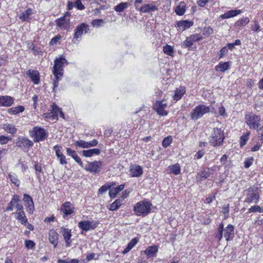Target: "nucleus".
<instances>
[{
  "label": "nucleus",
  "instance_id": "f257e3e1",
  "mask_svg": "<svg viewBox=\"0 0 263 263\" xmlns=\"http://www.w3.org/2000/svg\"><path fill=\"white\" fill-rule=\"evenodd\" d=\"M234 234V227L232 224H229L226 228L224 225L221 223L215 234V239L220 241L222 238L223 235L227 241L231 240Z\"/></svg>",
  "mask_w": 263,
  "mask_h": 263
},
{
  "label": "nucleus",
  "instance_id": "f03ea898",
  "mask_svg": "<svg viewBox=\"0 0 263 263\" xmlns=\"http://www.w3.org/2000/svg\"><path fill=\"white\" fill-rule=\"evenodd\" d=\"M54 65L53 67V73L55 77V80L53 81V89L58 86V81L60 80L59 77L63 76V65L66 63L67 64L66 60L61 55L59 58H57L54 61Z\"/></svg>",
  "mask_w": 263,
  "mask_h": 263
},
{
  "label": "nucleus",
  "instance_id": "7ed1b4c3",
  "mask_svg": "<svg viewBox=\"0 0 263 263\" xmlns=\"http://www.w3.org/2000/svg\"><path fill=\"white\" fill-rule=\"evenodd\" d=\"M152 203L146 200L139 201L134 207L135 214L138 216H145L148 215L152 209Z\"/></svg>",
  "mask_w": 263,
  "mask_h": 263
},
{
  "label": "nucleus",
  "instance_id": "20e7f679",
  "mask_svg": "<svg viewBox=\"0 0 263 263\" xmlns=\"http://www.w3.org/2000/svg\"><path fill=\"white\" fill-rule=\"evenodd\" d=\"M224 135L223 130L221 128H214L209 138V142L213 146L217 147L222 145Z\"/></svg>",
  "mask_w": 263,
  "mask_h": 263
},
{
  "label": "nucleus",
  "instance_id": "39448f33",
  "mask_svg": "<svg viewBox=\"0 0 263 263\" xmlns=\"http://www.w3.org/2000/svg\"><path fill=\"white\" fill-rule=\"evenodd\" d=\"M244 195L246 196L245 202L248 203H257L259 200V190L257 187L252 186L244 191Z\"/></svg>",
  "mask_w": 263,
  "mask_h": 263
},
{
  "label": "nucleus",
  "instance_id": "423d86ee",
  "mask_svg": "<svg viewBox=\"0 0 263 263\" xmlns=\"http://www.w3.org/2000/svg\"><path fill=\"white\" fill-rule=\"evenodd\" d=\"M210 111L209 106L200 104L195 107L190 112L191 118L193 120H197L202 118L205 114Z\"/></svg>",
  "mask_w": 263,
  "mask_h": 263
},
{
  "label": "nucleus",
  "instance_id": "0eeeda50",
  "mask_svg": "<svg viewBox=\"0 0 263 263\" xmlns=\"http://www.w3.org/2000/svg\"><path fill=\"white\" fill-rule=\"evenodd\" d=\"M245 120L247 125L250 128L256 129L260 124V117L253 113H250L245 115Z\"/></svg>",
  "mask_w": 263,
  "mask_h": 263
},
{
  "label": "nucleus",
  "instance_id": "6e6552de",
  "mask_svg": "<svg viewBox=\"0 0 263 263\" xmlns=\"http://www.w3.org/2000/svg\"><path fill=\"white\" fill-rule=\"evenodd\" d=\"M29 133L30 136L34 137L33 140L35 142L44 141L47 137V133L44 128L40 127H34Z\"/></svg>",
  "mask_w": 263,
  "mask_h": 263
},
{
  "label": "nucleus",
  "instance_id": "1a4fd4ad",
  "mask_svg": "<svg viewBox=\"0 0 263 263\" xmlns=\"http://www.w3.org/2000/svg\"><path fill=\"white\" fill-rule=\"evenodd\" d=\"M60 210L63 213V217L65 218L73 213L75 208L70 202L66 201L61 205Z\"/></svg>",
  "mask_w": 263,
  "mask_h": 263
},
{
  "label": "nucleus",
  "instance_id": "9d476101",
  "mask_svg": "<svg viewBox=\"0 0 263 263\" xmlns=\"http://www.w3.org/2000/svg\"><path fill=\"white\" fill-rule=\"evenodd\" d=\"M101 166L102 162L101 161H95L92 162H88V164L85 167V169L87 171L97 173L100 171Z\"/></svg>",
  "mask_w": 263,
  "mask_h": 263
},
{
  "label": "nucleus",
  "instance_id": "9b49d317",
  "mask_svg": "<svg viewBox=\"0 0 263 263\" xmlns=\"http://www.w3.org/2000/svg\"><path fill=\"white\" fill-rule=\"evenodd\" d=\"M167 106L166 103H163V101H157L154 106V109L155 111L161 116H166L167 112L165 110Z\"/></svg>",
  "mask_w": 263,
  "mask_h": 263
},
{
  "label": "nucleus",
  "instance_id": "f8f14e48",
  "mask_svg": "<svg viewBox=\"0 0 263 263\" xmlns=\"http://www.w3.org/2000/svg\"><path fill=\"white\" fill-rule=\"evenodd\" d=\"M55 23L61 29L69 30L70 28L69 18H67V15H66L56 20Z\"/></svg>",
  "mask_w": 263,
  "mask_h": 263
},
{
  "label": "nucleus",
  "instance_id": "ddd939ff",
  "mask_svg": "<svg viewBox=\"0 0 263 263\" xmlns=\"http://www.w3.org/2000/svg\"><path fill=\"white\" fill-rule=\"evenodd\" d=\"M88 26L84 23H83L77 27V28L74 30V34L73 39V42L74 43L75 42H74V40H77L81 37L84 31L85 32V33L87 32L88 30Z\"/></svg>",
  "mask_w": 263,
  "mask_h": 263
},
{
  "label": "nucleus",
  "instance_id": "4468645a",
  "mask_svg": "<svg viewBox=\"0 0 263 263\" xmlns=\"http://www.w3.org/2000/svg\"><path fill=\"white\" fill-rule=\"evenodd\" d=\"M23 201L25 202V205L28 209V212L31 214L34 209V203L32 198L28 194L24 195Z\"/></svg>",
  "mask_w": 263,
  "mask_h": 263
},
{
  "label": "nucleus",
  "instance_id": "2eb2a0df",
  "mask_svg": "<svg viewBox=\"0 0 263 263\" xmlns=\"http://www.w3.org/2000/svg\"><path fill=\"white\" fill-rule=\"evenodd\" d=\"M79 227L84 231L93 230L97 227L96 223H92L90 221H81L78 223Z\"/></svg>",
  "mask_w": 263,
  "mask_h": 263
},
{
  "label": "nucleus",
  "instance_id": "dca6fc26",
  "mask_svg": "<svg viewBox=\"0 0 263 263\" xmlns=\"http://www.w3.org/2000/svg\"><path fill=\"white\" fill-rule=\"evenodd\" d=\"M130 175L132 177H139L143 174V169L139 165H132L129 167Z\"/></svg>",
  "mask_w": 263,
  "mask_h": 263
},
{
  "label": "nucleus",
  "instance_id": "f3484780",
  "mask_svg": "<svg viewBox=\"0 0 263 263\" xmlns=\"http://www.w3.org/2000/svg\"><path fill=\"white\" fill-rule=\"evenodd\" d=\"M61 108H59L57 105L53 104L52 105V110L50 112L46 113L44 114L45 118H52V119H58V113L60 110H61Z\"/></svg>",
  "mask_w": 263,
  "mask_h": 263
},
{
  "label": "nucleus",
  "instance_id": "a211bd4d",
  "mask_svg": "<svg viewBox=\"0 0 263 263\" xmlns=\"http://www.w3.org/2000/svg\"><path fill=\"white\" fill-rule=\"evenodd\" d=\"M33 142L29 139L24 137H19L17 142V146L19 147H29L33 146Z\"/></svg>",
  "mask_w": 263,
  "mask_h": 263
},
{
  "label": "nucleus",
  "instance_id": "6ab92c4d",
  "mask_svg": "<svg viewBox=\"0 0 263 263\" xmlns=\"http://www.w3.org/2000/svg\"><path fill=\"white\" fill-rule=\"evenodd\" d=\"M61 233L64 237L67 247H69L71 243L70 238L71 237V230L66 227L61 228Z\"/></svg>",
  "mask_w": 263,
  "mask_h": 263
},
{
  "label": "nucleus",
  "instance_id": "aec40b11",
  "mask_svg": "<svg viewBox=\"0 0 263 263\" xmlns=\"http://www.w3.org/2000/svg\"><path fill=\"white\" fill-rule=\"evenodd\" d=\"M14 102L12 97L9 96L0 97V106L9 107L11 106Z\"/></svg>",
  "mask_w": 263,
  "mask_h": 263
},
{
  "label": "nucleus",
  "instance_id": "412c9836",
  "mask_svg": "<svg viewBox=\"0 0 263 263\" xmlns=\"http://www.w3.org/2000/svg\"><path fill=\"white\" fill-rule=\"evenodd\" d=\"M213 173V170L210 168H205L202 171L199 172L196 179L197 180H201L202 178H206Z\"/></svg>",
  "mask_w": 263,
  "mask_h": 263
},
{
  "label": "nucleus",
  "instance_id": "4be33fe9",
  "mask_svg": "<svg viewBox=\"0 0 263 263\" xmlns=\"http://www.w3.org/2000/svg\"><path fill=\"white\" fill-rule=\"evenodd\" d=\"M193 25V23L192 21L185 20L177 22L176 26L178 28L179 30L184 31L185 29L189 28Z\"/></svg>",
  "mask_w": 263,
  "mask_h": 263
},
{
  "label": "nucleus",
  "instance_id": "5701e85b",
  "mask_svg": "<svg viewBox=\"0 0 263 263\" xmlns=\"http://www.w3.org/2000/svg\"><path fill=\"white\" fill-rule=\"evenodd\" d=\"M18 202H20L19 196L17 195H13L11 201L8 204V205L6 207V211H12L13 210V208H15L16 205H17Z\"/></svg>",
  "mask_w": 263,
  "mask_h": 263
},
{
  "label": "nucleus",
  "instance_id": "b1692460",
  "mask_svg": "<svg viewBox=\"0 0 263 263\" xmlns=\"http://www.w3.org/2000/svg\"><path fill=\"white\" fill-rule=\"evenodd\" d=\"M27 75L29 77L34 84H37L40 81L39 72L37 71L29 70L27 72Z\"/></svg>",
  "mask_w": 263,
  "mask_h": 263
},
{
  "label": "nucleus",
  "instance_id": "393cba45",
  "mask_svg": "<svg viewBox=\"0 0 263 263\" xmlns=\"http://www.w3.org/2000/svg\"><path fill=\"white\" fill-rule=\"evenodd\" d=\"M49 240L55 248L58 243V234L54 230H51L49 232Z\"/></svg>",
  "mask_w": 263,
  "mask_h": 263
},
{
  "label": "nucleus",
  "instance_id": "a878e982",
  "mask_svg": "<svg viewBox=\"0 0 263 263\" xmlns=\"http://www.w3.org/2000/svg\"><path fill=\"white\" fill-rule=\"evenodd\" d=\"M125 187L124 184H121L116 187H111L109 191V196L111 198H114L116 197L117 195L121 191H122Z\"/></svg>",
  "mask_w": 263,
  "mask_h": 263
},
{
  "label": "nucleus",
  "instance_id": "bb28decb",
  "mask_svg": "<svg viewBox=\"0 0 263 263\" xmlns=\"http://www.w3.org/2000/svg\"><path fill=\"white\" fill-rule=\"evenodd\" d=\"M241 13L240 10H229L224 14L220 15V17L222 19L229 18L230 17H234Z\"/></svg>",
  "mask_w": 263,
  "mask_h": 263
},
{
  "label": "nucleus",
  "instance_id": "cd10ccee",
  "mask_svg": "<svg viewBox=\"0 0 263 263\" xmlns=\"http://www.w3.org/2000/svg\"><path fill=\"white\" fill-rule=\"evenodd\" d=\"M16 219H17L22 224H25L27 223L28 220L25 215L24 211L16 212L14 213Z\"/></svg>",
  "mask_w": 263,
  "mask_h": 263
},
{
  "label": "nucleus",
  "instance_id": "c85d7f7f",
  "mask_svg": "<svg viewBox=\"0 0 263 263\" xmlns=\"http://www.w3.org/2000/svg\"><path fill=\"white\" fill-rule=\"evenodd\" d=\"M32 9L29 8L20 14L19 18L23 21H28L30 20V15L32 14Z\"/></svg>",
  "mask_w": 263,
  "mask_h": 263
},
{
  "label": "nucleus",
  "instance_id": "c756f323",
  "mask_svg": "<svg viewBox=\"0 0 263 263\" xmlns=\"http://www.w3.org/2000/svg\"><path fill=\"white\" fill-rule=\"evenodd\" d=\"M185 92V87L181 86L179 88H177L175 90V94L173 96L174 100L176 101L179 100Z\"/></svg>",
  "mask_w": 263,
  "mask_h": 263
},
{
  "label": "nucleus",
  "instance_id": "7c9ffc66",
  "mask_svg": "<svg viewBox=\"0 0 263 263\" xmlns=\"http://www.w3.org/2000/svg\"><path fill=\"white\" fill-rule=\"evenodd\" d=\"M158 10L157 7L153 5L145 4L142 6L140 9V11L142 13L150 12L151 11H155Z\"/></svg>",
  "mask_w": 263,
  "mask_h": 263
},
{
  "label": "nucleus",
  "instance_id": "2f4dec72",
  "mask_svg": "<svg viewBox=\"0 0 263 263\" xmlns=\"http://www.w3.org/2000/svg\"><path fill=\"white\" fill-rule=\"evenodd\" d=\"M84 156L86 157H90L93 155H98L100 154V150L98 148H93L88 150H84L82 151Z\"/></svg>",
  "mask_w": 263,
  "mask_h": 263
},
{
  "label": "nucleus",
  "instance_id": "473e14b6",
  "mask_svg": "<svg viewBox=\"0 0 263 263\" xmlns=\"http://www.w3.org/2000/svg\"><path fill=\"white\" fill-rule=\"evenodd\" d=\"M2 128L5 132L11 134H14L17 131V129L14 125L9 123L4 124Z\"/></svg>",
  "mask_w": 263,
  "mask_h": 263
},
{
  "label": "nucleus",
  "instance_id": "72a5a7b5",
  "mask_svg": "<svg viewBox=\"0 0 263 263\" xmlns=\"http://www.w3.org/2000/svg\"><path fill=\"white\" fill-rule=\"evenodd\" d=\"M138 238H134L132 239L130 242L128 243L126 248L123 251V254H125L128 253L130 250H131L138 243Z\"/></svg>",
  "mask_w": 263,
  "mask_h": 263
},
{
  "label": "nucleus",
  "instance_id": "f704fd0d",
  "mask_svg": "<svg viewBox=\"0 0 263 263\" xmlns=\"http://www.w3.org/2000/svg\"><path fill=\"white\" fill-rule=\"evenodd\" d=\"M123 201L120 199H116L113 203L110 204L109 210L115 211L118 210L122 204Z\"/></svg>",
  "mask_w": 263,
  "mask_h": 263
},
{
  "label": "nucleus",
  "instance_id": "c9c22d12",
  "mask_svg": "<svg viewBox=\"0 0 263 263\" xmlns=\"http://www.w3.org/2000/svg\"><path fill=\"white\" fill-rule=\"evenodd\" d=\"M116 185V182H112L108 183L102 186L99 190V194L102 195L104 193L106 192L108 190L110 189Z\"/></svg>",
  "mask_w": 263,
  "mask_h": 263
},
{
  "label": "nucleus",
  "instance_id": "e433bc0d",
  "mask_svg": "<svg viewBox=\"0 0 263 263\" xmlns=\"http://www.w3.org/2000/svg\"><path fill=\"white\" fill-rule=\"evenodd\" d=\"M25 108L23 106H18L17 107H14L10 108H9L8 110V112L11 115H16L20 112H22L24 111Z\"/></svg>",
  "mask_w": 263,
  "mask_h": 263
},
{
  "label": "nucleus",
  "instance_id": "4c0bfd02",
  "mask_svg": "<svg viewBox=\"0 0 263 263\" xmlns=\"http://www.w3.org/2000/svg\"><path fill=\"white\" fill-rule=\"evenodd\" d=\"M168 169L172 174L175 175H177L180 173V166L178 163L169 166Z\"/></svg>",
  "mask_w": 263,
  "mask_h": 263
},
{
  "label": "nucleus",
  "instance_id": "58836bf2",
  "mask_svg": "<svg viewBox=\"0 0 263 263\" xmlns=\"http://www.w3.org/2000/svg\"><path fill=\"white\" fill-rule=\"evenodd\" d=\"M157 252L158 247L156 246H149L144 251L147 256L155 255Z\"/></svg>",
  "mask_w": 263,
  "mask_h": 263
},
{
  "label": "nucleus",
  "instance_id": "ea45409f",
  "mask_svg": "<svg viewBox=\"0 0 263 263\" xmlns=\"http://www.w3.org/2000/svg\"><path fill=\"white\" fill-rule=\"evenodd\" d=\"M229 63L224 62L222 63L220 62L219 64L216 67V69L217 71H219L221 72H225L229 68Z\"/></svg>",
  "mask_w": 263,
  "mask_h": 263
},
{
  "label": "nucleus",
  "instance_id": "a19ab883",
  "mask_svg": "<svg viewBox=\"0 0 263 263\" xmlns=\"http://www.w3.org/2000/svg\"><path fill=\"white\" fill-rule=\"evenodd\" d=\"M250 133L249 132H247L245 134L242 135L240 138V147L246 145L247 141L249 139Z\"/></svg>",
  "mask_w": 263,
  "mask_h": 263
},
{
  "label": "nucleus",
  "instance_id": "79ce46f5",
  "mask_svg": "<svg viewBox=\"0 0 263 263\" xmlns=\"http://www.w3.org/2000/svg\"><path fill=\"white\" fill-rule=\"evenodd\" d=\"M128 7V4L127 3H121L118 5L116 6L114 9L118 12H121L126 9Z\"/></svg>",
  "mask_w": 263,
  "mask_h": 263
},
{
  "label": "nucleus",
  "instance_id": "37998d69",
  "mask_svg": "<svg viewBox=\"0 0 263 263\" xmlns=\"http://www.w3.org/2000/svg\"><path fill=\"white\" fill-rule=\"evenodd\" d=\"M163 51L165 54H167V55L173 56L174 53V48L173 46L166 45V46L163 47Z\"/></svg>",
  "mask_w": 263,
  "mask_h": 263
},
{
  "label": "nucleus",
  "instance_id": "c03bdc74",
  "mask_svg": "<svg viewBox=\"0 0 263 263\" xmlns=\"http://www.w3.org/2000/svg\"><path fill=\"white\" fill-rule=\"evenodd\" d=\"M74 145L82 148H87L89 147L88 142H86L82 140L77 141L75 142Z\"/></svg>",
  "mask_w": 263,
  "mask_h": 263
},
{
  "label": "nucleus",
  "instance_id": "a18cd8bd",
  "mask_svg": "<svg viewBox=\"0 0 263 263\" xmlns=\"http://www.w3.org/2000/svg\"><path fill=\"white\" fill-rule=\"evenodd\" d=\"M9 178L16 186H18L20 183V180L18 179L17 177L15 174H10L8 176Z\"/></svg>",
  "mask_w": 263,
  "mask_h": 263
},
{
  "label": "nucleus",
  "instance_id": "49530a36",
  "mask_svg": "<svg viewBox=\"0 0 263 263\" xmlns=\"http://www.w3.org/2000/svg\"><path fill=\"white\" fill-rule=\"evenodd\" d=\"M249 21V18L248 17H246L237 21L236 25L238 27L244 26L248 24Z\"/></svg>",
  "mask_w": 263,
  "mask_h": 263
},
{
  "label": "nucleus",
  "instance_id": "de8ad7c7",
  "mask_svg": "<svg viewBox=\"0 0 263 263\" xmlns=\"http://www.w3.org/2000/svg\"><path fill=\"white\" fill-rule=\"evenodd\" d=\"M249 213H253V212H259L262 213L263 212V209L258 205H254L251 206L248 210Z\"/></svg>",
  "mask_w": 263,
  "mask_h": 263
},
{
  "label": "nucleus",
  "instance_id": "09e8293b",
  "mask_svg": "<svg viewBox=\"0 0 263 263\" xmlns=\"http://www.w3.org/2000/svg\"><path fill=\"white\" fill-rule=\"evenodd\" d=\"M176 13L179 15H182L185 12V7L183 6H178L175 9Z\"/></svg>",
  "mask_w": 263,
  "mask_h": 263
},
{
  "label": "nucleus",
  "instance_id": "8fccbe9b",
  "mask_svg": "<svg viewBox=\"0 0 263 263\" xmlns=\"http://www.w3.org/2000/svg\"><path fill=\"white\" fill-rule=\"evenodd\" d=\"M11 138L4 135H0V144L2 145L7 144L9 141L11 140Z\"/></svg>",
  "mask_w": 263,
  "mask_h": 263
},
{
  "label": "nucleus",
  "instance_id": "3c124183",
  "mask_svg": "<svg viewBox=\"0 0 263 263\" xmlns=\"http://www.w3.org/2000/svg\"><path fill=\"white\" fill-rule=\"evenodd\" d=\"M194 43L191 40L190 37H187L186 39L182 43V46L183 47H190L193 45Z\"/></svg>",
  "mask_w": 263,
  "mask_h": 263
},
{
  "label": "nucleus",
  "instance_id": "603ef678",
  "mask_svg": "<svg viewBox=\"0 0 263 263\" xmlns=\"http://www.w3.org/2000/svg\"><path fill=\"white\" fill-rule=\"evenodd\" d=\"M62 147L58 145H56L53 147V149L55 151V155L57 157H59L61 155H63V153L61 151Z\"/></svg>",
  "mask_w": 263,
  "mask_h": 263
},
{
  "label": "nucleus",
  "instance_id": "864d4df0",
  "mask_svg": "<svg viewBox=\"0 0 263 263\" xmlns=\"http://www.w3.org/2000/svg\"><path fill=\"white\" fill-rule=\"evenodd\" d=\"M172 142V138L171 137H167L164 139L162 142V145L164 147H167Z\"/></svg>",
  "mask_w": 263,
  "mask_h": 263
},
{
  "label": "nucleus",
  "instance_id": "5fc2aeb1",
  "mask_svg": "<svg viewBox=\"0 0 263 263\" xmlns=\"http://www.w3.org/2000/svg\"><path fill=\"white\" fill-rule=\"evenodd\" d=\"M222 212L224 214L225 218H228L229 216V204L224 205L222 208Z\"/></svg>",
  "mask_w": 263,
  "mask_h": 263
},
{
  "label": "nucleus",
  "instance_id": "6e6d98bb",
  "mask_svg": "<svg viewBox=\"0 0 263 263\" xmlns=\"http://www.w3.org/2000/svg\"><path fill=\"white\" fill-rule=\"evenodd\" d=\"M104 23V21L102 19L95 20L92 22V25L95 27H99Z\"/></svg>",
  "mask_w": 263,
  "mask_h": 263
},
{
  "label": "nucleus",
  "instance_id": "4d7b16f0",
  "mask_svg": "<svg viewBox=\"0 0 263 263\" xmlns=\"http://www.w3.org/2000/svg\"><path fill=\"white\" fill-rule=\"evenodd\" d=\"M191 40L193 41V43L196 41H200L202 39V36L199 34H195L190 36Z\"/></svg>",
  "mask_w": 263,
  "mask_h": 263
},
{
  "label": "nucleus",
  "instance_id": "13d9d810",
  "mask_svg": "<svg viewBox=\"0 0 263 263\" xmlns=\"http://www.w3.org/2000/svg\"><path fill=\"white\" fill-rule=\"evenodd\" d=\"M75 6L79 10H83L85 8V7L83 4H82L81 0H76L75 2Z\"/></svg>",
  "mask_w": 263,
  "mask_h": 263
},
{
  "label": "nucleus",
  "instance_id": "bf43d9fd",
  "mask_svg": "<svg viewBox=\"0 0 263 263\" xmlns=\"http://www.w3.org/2000/svg\"><path fill=\"white\" fill-rule=\"evenodd\" d=\"M35 246L34 242L30 240L25 241V246L27 249H32Z\"/></svg>",
  "mask_w": 263,
  "mask_h": 263
},
{
  "label": "nucleus",
  "instance_id": "052dcab7",
  "mask_svg": "<svg viewBox=\"0 0 263 263\" xmlns=\"http://www.w3.org/2000/svg\"><path fill=\"white\" fill-rule=\"evenodd\" d=\"M61 39V37L60 35H57L56 36L53 37L50 42V45H54L57 43Z\"/></svg>",
  "mask_w": 263,
  "mask_h": 263
},
{
  "label": "nucleus",
  "instance_id": "680f3d73",
  "mask_svg": "<svg viewBox=\"0 0 263 263\" xmlns=\"http://www.w3.org/2000/svg\"><path fill=\"white\" fill-rule=\"evenodd\" d=\"M228 50L227 48V47L225 46L223 48H222L219 51V58H222L227 53Z\"/></svg>",
  "mask_w": 263,
  "mask_h": 263
},
{
  "label": "nucleus",
  "instance_id": "e2e57ef3",
  "mask_svg": "<svg viewBox=\"0 0 263 263\" xmlns=\"http://www.w3.org/2000/svg\"><path fill=\"white\" fill-rule=\"evenodd\" d=\"M58 158L59 159L61 164H66L67 163L66 157L63 154L61 155V156L59 157H58Z\"/></svg>",
  "mask_w": 263,
  "mask_h": 263
},
{
  "label": "nucleus",
  "instance_id": "0e129e2a",
  "mask_svg": "<svg viewBox=\"0 0 263 263\" xmlns=\"http://www.w3.org/2000/svg\"><path fill=\"white\" fill-rule=\"evenodd\" d=\"M66 152L67 154L71 156L72 158H73L74 156L77 155L76 152L73 150H72L70 148H66Z\"/></svg>",
  "mask_w": 263,
  "mask_h": 263
},
{
  "label": "nucleus",
  "instance_id": "69168bd1",
  "mask_svg": "<svg viewBox=\"0 0 263 263\" xmlns=\"http://www.w3.org/2000/svg\"><path fill=\"white\" fill-rule=\"evenodd\" d=\"M73 159L75 160V161L77 163H78L79 164V165L80 166H81V167L83 166V163H82L81 159H80L79 156H78L77 155H76V156H74V157H73Z\"/></svg>",
  "mask_w": 263,
  "mask_h": 263
},
{
  "label": "nucleus",
  "instance_id": "338daca9",
  "mask_svg": "<svg viewBox=\"0 0 263 263\" xmlns=\"http://www.w3.org/2000/svg\"><path fill=\"white\" fill-rule=\"evenodd\" d=\"M204 152L202 150L199 151L196 153L195 155V158L197 159H199L202 158L204 155Z\"/></svg>",
  "mask_w": 263,
  "mask_h": 263
},
{
  "label": "nucleus",
  "instance_id": "774afa93",
  "mask_svg": "<svg viewBox=\"0 0 263 263\" xmlns=\"http://www.w3.org/2000/svg\"><path fill=\"white\" fill-rule=\"evenodd\" d=\"M7 61L8 60L7 57H3L2 58L0 57V67L5 65Z\"/></svg>",
  "mask_w": 263,
  "mask_h": 263
}]
</instances>
